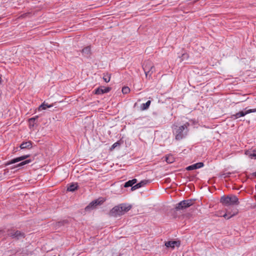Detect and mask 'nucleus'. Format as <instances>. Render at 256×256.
<instances>
[{"instance_id":"nucleus-8","label":"nucleus","mask_w":256,"mask_h":256,"mask_svg":"<svg viewBox=\"0 0 256 256\" xmlns=\"http://www.w3.org/2000/svg\"><path fill=\"white\" fill-rule=\"evenodd\" d=\"M30 156V154H26V155H24V156H19V157H18L16 158H14V159L11 160H9L8 162H5L4 164V165L5 166H8L10 164L18 162H19L22 161V160L26 159L27 158H29Z\"/></svg>"},{"instance_id":"nucleus-11","label":"nucleus","mask_w":256,"mask_h":256,"mask_svg":"<svg viewBox=\"0 0 256 256\" xmlns=\"http://www.w3.org/2000/svg\"><path fill=\"white\" fill-rule=\"evenodd\" d=\"M81 52L82 56L86 58H90L92 54L90 47L89 46H86L82 49Z\"/></svg>"},{"instance_id":"nucleus-15","label":"nucleus","mask_w":256,"mask_h":256,"mask_svg":"<svg viewBox=\"0 0 256 256\" xmlns=\"http://www.w3.org/2000/svg\"><path fill=\"white\" fill-rule=\"evenodd\" d=\"M20 147L21 149H30L32 148V142L30 141L23 142L22 144H21Z\"/></svg>"},{"instance_id":"nucleus-19","label":"nucleus","mask_w":256,"mask_h":256,"mask_svg":"<svg viewBox=\"0 0 256 256\" xmlns=\"http://www.w3.org/2000/svg\"><path fill=\"white\" fill-rule=\"evenodd\" d=\"M137 182V180L136 179V178H134L132 180H130L128 182H125L124 184V186L125 188H128V187H130V186H132L135 184Z\"/></svg>"},{"instance_id":"nucleus-4","label":"nucleus","mask_w":256,"mask_h":256,"mask_svg":"<svg viewBox=\"0 0 256 256\" xmlns=\"http://www.w3.org/2000/svg\"><path fill=\"white\" fill-rule=\"evenodd\" d=\"M142 67L146 77L148 76L149 78H150L152 74L154 71V68L153 64L150 60H146L144 62Z\"/></svg>"},{"instance_id":"nucleus-9","label":"nucleus","mask_w":256,"mask_h":256,"mask_svg":"<svg viewBox=\"0 0 256 256\" xmlns=\"http://www.w3.org/2000/svg\"><path fill=\"white\" fill-rule=\"evenodd\" d=\"M180 242L179 240L178 241H168L165 242L164 245L166 248H170L174 249L176 246L179 247Z\"/></svg>"},{"instance_id":"nucleus-3","label":"nucleus","mask_w":256,"mask_h":256,"mask_svg":"<svg viewBox=\"0 0 256 256\" xmlns=\"http://www.w3.org/2000/svg\"><path fill=\"white\" fill-rule=\"evenodd\" d=\"M220 202L224 206L231 204H238V199L236 196H223L220 198Z\"/></svg>"},{"instance_id":"nucleus-14","label":"nucleus","mask_w":256,"mask_h":256,"mask_svg":"<svg viewBox=\"0 0 256 256\" xmlns=\"http://www.w3.org/2000/svg\"><path fill=\"white\" fill-rule=\"evenodd\" d=\"M100 202L98 200H94L92 202L87 206L86 207L85 210L86 211H88L90 210L94 209L96 208V206L98 204H100Z\"/></svg>"},{"instance_id":"nucleus-1","label":"nucleus","mask_w":256,"mask_h":256,"mask_svg":"<svg viewBox=\"0 0 256 256\" xmlns=\"http://www.w3.org/2000/svg\"><path fill=\"white\" fill-rule=\"evenodd\" d=\"M189 126L190 124L186 122L184 125L180 126H176L173 127V134L176 140H182L188 135V127Z\"/></svg>"},{"instance_id":"nucleus-29","label":"nucleus","mask_w":256,"mask_h":256,"mask_svg":"<svg viewBox=\"0 0 256 256\" xmlns=\"http://www.w3.org/2000/svg\"><path fill=\"white\" fill-rule=\"evenodd\" d=\"M2 82V79H1V78L0 77V84Z\"/></svg>"},{"instance_id":"nucleus-26","label":"nucleus","mask_w":256,"mask_h":256,"mask_svg":"<svg viewBox=\"0 0 256 256\" xmlns=\"http://www.w3.org/2000/svg\"><path fill=\"white\" fill-rule=\"evenodd\" d=\"M130 92V89L128 86H124L122 88V92L124 94H128Z\"/></svg>"},{"instance_id":"nucleus-28","label":"nucleus","mask_w":256,"mask_h":256,"mask_svg":"<svg viewBox=\"0 0 256 256\" xmlns=\"http://www.w3.org/2000/svg\"><path fill=\"white\" fill-rule=\"evenodd\" d=\"M230 174V172L224 173L222 175V176L224 178H226L228 177Z\"/></svg>"},{"instance_id":"nucleus-25","label":"nucleus","mask_w":256,"mask_h":256,"mask_svg":"<svg viewBox=\"0 0 256 256\" xmlns=\"http://www.w3.org/2000/svg\"><path fill=\"white\" fill-rule=\"evenodd\" d=\"M166 160L168 164H172L174 161V159L172 155H168L166 158Z\"/></svg>"},{"instance_id":"nucleus-21","label":"nucleus","mask_w":256,"mask_h":256,"mask_svg":"<svg viewBox=\"0 0 256 256\" xmlns=\"http://www.w3.org/2000/svg\"><path fill=\"white\" fill-rule=\"evenodd\" d=\"M32 162L31 160H26L22 162H21L15 165L14 167H12L11 169H13L14 168H16L18 167H20L23 166L26 164H29Z\"/></svg>"},{"instance_id":"nucleus-18","label":"nucleus","mask_w":256,"mask_h":256,"mask_svg":"<svg viewBox=\"0 0 256 256\" xmlns=\"http://www.w3.org/2000/svg\"><path fill=\"white\" fill-rule=\"evenodd\" d=\"M78 188V184L76 183H72L70 184L67 188V190L69 192H74L75 190H77Z\"/></svg>"},{"instance_id":"nucleus-13","label":"nucleus","mask_w":256,"mask_h":256,"mask_svg":"<svg viewBox=\"0 0 256 256\" xmlns=\"http://www.w3.org/2000/svg\"><path fill=\"white\" fill-rule=\"evenodd\" d=\"M238 213V210L236 209L234 212H230L228 211H226V212L222 216L224 218L228 220L230 218H232V216L236 215Z\"/></svg>"},{"instance_id":"nucleus-17","label":"nucleus","mask_w":256,"mask_h":256,"mask_svg":"<svg viewBox=\"0 0 256 256\" xmlns=\"http://www.w3.org/2000/svg\"><path fill=\"white\" fill-rule=\"evenodd\" d=\"M147 180H142L140 182L132 186L131 189L132 190H136V189L145 186L147 184Z\"/></svg>"},{"instance_id":"nucleus-2","label":"nucleus","mask_w":256,"mask_h":256,"mask_svg":"<svg viewBox=\"0 0 256 256\" xmlns=\"http://www.w3.org/2000/svg\"><path fill=\"white\" fill-rule=\"evenodd\" d=\"M132 206L130 205L122 204L113 208L110 212V214L112 216L117 217L118 216L124 214L130 210Z\"/></svg>"},{"instance_id":"nucleus-20","label":"nucleus","mask_w":256,"mask_h":256,"mask_svg":"<svg viewBox=\"0 0 256 256\" xmlns=\"http://www.w3.org/2000/svg\"><path fill=\"white\" fill-rule=\"evenodd\" d=\"M38 118V116H36L30 118L28 120L29 126L30 128L34 127V125L36 124V121Z\"/></svg>"},{"instance_id":"nucleus-22","label":"nucleus","mask_w":256,"mask_h":256,"mask_svg":"<svg viewBox=\"0 0 256 256\" xmlns=\"http://www.w3.org/2000/svg\"><path fill=\"white\" fill-rule=\"evenodd\" d=\"M52 106V104H45L44 102L39 107H38V110H46V108H51Z\"/></svg>"},{"instance_id":"nucleus-27","label":"nucleus","mask_w":256,"mask_h":256,"mask_svg":"<svg viewBox=\"0 0 256 256\" xmlns=\"http://www.w3.org/2000/svg\"><path fill=\"white\" fill-rule=\"evenodd\" d=\"M120 144V143L118 142H116L115 143H114L112 146V148H111V149H114L115 148L118 146Z\"/></svg>"},{"instance_id":"nucleus-16","label":"nucleus","mask_w":256,"mask_h":256,"mask_svg":"<svg viewBox=\"0 0 256 256\" xmlns=\"http://www.w3.org/2000/svg\"><path fill=\"white\" fill-rule=\"evenodd\" d=\"M256 150H246L245 152V154L251 158H254V159H256Z\"/></svg>"},{"instance_id":"nucleus-30","label":"nucleus","mask_w":256,"mask_h":256,"mask_svg":"<svg viewBox=\"0 0 256 256\" xmlns=\"http://www.w3.org/2000/svg\"><path fill=\"white\" fill-rule=\"evenodd\" d=\"M2 232V230H0V232Z\"/></svg>"},{"instance_id":"nucleus-24","label":"nucleus","mask_w":256,"mask_h":256,"mask_svg":"<svg viewBox=\"0 0 256 256\" xmlns=\"http://www.w3.org/2000/svg\"><path fill=\"white\" fill-rule=\"evenodd\" d=\"M103 80L106 82H109L110 80V74H109L108 73L104 74Z\"/></svg>"},{"instance_id":"nucleus-7","label":"nucleus","mask_w":256,"mask_h":256,"mask_svg":"<svg viewBox=\"0 0 256 256\" xmlns=\"http://www.w3.org/2000/svg\"><path fill=\"white\" fill-rule=\"evenodd\" d=\"M255 112H256V108L249 109L245 111H240L232 115V118L234 120H236L240 117L244 116L246 114H248L250 113Z\"/></svg>"},{"instance_id":"nucleus-10","label":"nucleus","mask_w":256,"mask_h":256,"mask_svg":"<svg viewBox=\"0 0 256 256\" xmlns=\"http://www.w3.org/2000/svg\"><path fill=\"white\" fill-rule=\"evenodd\" d=\"M204 166V164L203 162H198V163L194 164L188 166V167L186 168V170H196V169L200 168L203 167Z\"/></svg>"},{"instance_id":"nucleus-6","label":"nucleus","mask_w":256,"mask_h":256,"mask_svg":"<svg viewBox=\"0 0 256 256\" xmlns=\"http://www.w3.org/2000/svg\"><path fill=\"white\" fill-rule=\"evenodd\" d=\"M8 234L9 236L16 240H19L22 238H24L25 236V234L24 232L18 230L10 231L8 232Z\"/></svg>"},{"instance_id":"nucleus-5","label":"nucleus","mask_w":256,"mask_h":256,"mask_svg":"<svg viewBox=\"0 0 256 256\" xmlns=\"http://www.w3.org/2000/svg\"><path fill=\"white\" fill-rule=\"evenodd\" d=\"M194 204V201L192 200H182L178 203L175 208L176 210H183L192 206Z\"/></svg>"},{"instance_id":"nucleus-31","label":"nucleus","mask_w":256,"mask_h":256,"mask_svg":"<svg viewBox=\"0 0 256 256\" xmlns=\"http://www.w3.org/2000/svg\"><path fill=\"white\" fill-rule=\"evenodd\" d=\"M1 20V18H0V20Z\"/></svg>"},{"instance_id":"nucleus-23","label":"nucleus","mask_w":256,"mask_h":256,"mask_svg":"<svg viewBox=\"0 0 256 256\" xmlns=\"http://www.w3.org/2000/svg\"><path fill=\"white\" fill-rule=\"evenodd\" d=\"M150 103H151V101L148 100L146 103L142 104L141 106V109L142 110H146L148 109L149 108V106L150 104Z\"/></svg>"},{"instance_id":"nucleus-12","label":"nucleus","mask_w":256,"mask_h":256,"mask_svg":"<svg viewBox=\"0 0 256 256\" xmlns=\"http://www.w3.org/2000/svg\"><path fill=\"white\" fill-rule=\"evenodd\" d=\"M110 89L111 88L109 87L104 88H98L95 90L94 94H101L104 93H107L110 90Z\"/></svg>"}]
</instances>
